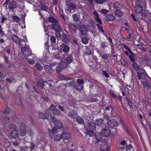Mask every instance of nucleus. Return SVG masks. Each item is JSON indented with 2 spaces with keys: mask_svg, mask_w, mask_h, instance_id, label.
<instances>
[{
  "mask_svg": "<svg viewBox=\"0 0 151 151\" xmlns=\"http://www.w3.org/2000/svg\"><path fill=\"white\" fill-rule=\"evenodd\" d=\"M77 83L74 85V87L78 91H81L83 88V81L82 80L78 79L76 81Z\"/></svg>",
  "mask_w": 151,
  "mask_h": 151,
  "instance_id": "nucleus-6",
  "label": "nucleus"
},
{
  "mask_svg": "<svg viewBox=\"0 0 151 151\" xmlns=\"http://www.w3.org/2000/svg\"><path fill=\"white\" fill-rule=\"evenodd\" d=\"M35 145L33 144L32 143H31L30 146H29V148L32 151L35 148Z\"/></svg>",
  "mask_w": 151,
  "mask_h": 151,
  "instance_id": "nucleus-63",
  "label": "nucleus"
},
{
  "mask_svg": "<svg viewBox=\"0 0 151 151\" xmlns=\"http://www.w3.org/2000/svg\"><path fill=\"white\" fill-rule=\"evenodd\" d=\"M66 6H68V9H67L70 10V11L73 10L76 8V7L75 4L73 3H66Z\"/></svg>",
  "mask_w": 151,
  "mask_h": 151,
  "instance_id": "nucleus-24",
  "label": "nucleus"
},
{
  "mask_svg": "<svg viewBox=\"0 0 151 151\" xmlns=\"http://www.w3.org/2000/svg\"><path fill=\"white\" fill-rule=\"evenodd\" d=\"M50 40L52 44H55L56 42V39L55 37L54 36H51L50 37Z\"/></svg>",
  "mask_w": 151,
  "mask_h": 151,
  "instance_id": "nucleus-48",
  "label": "nucleus"
},
{
  "mask_svg": "<svg viewBox=\"0 0 151 151\" xmlns=\"http://www.w3.org/2000/svg\"><path fill=\"white\" fill-rule=\"evenodd\" d=\"M87 129V132H86V134H88L90 136L92 135L93 132V130H91L90 129Z\"/></svg>",
  "mask_w": 151,
  "mask_h": 151,
  "instance_id": "nucleus-57",
  "label": "nucleus"
},
{
  "mask_svg": "<svg viewBox=\"0 0 151 151\" xmlns=\"http://www.w3.org/2000/svg\"><path fill=\"white\" fill-rule=\"evenodd\" d=\"M137 76L139 80H145L147 76L145 70L143 69H140L137 72Z\"/></svg>",
  "mask_w": 151,
  "mask_h": 151,
  "instance_id": "nucleus-5",
  "label": "nucleus"
},
{
  "mask_svg": "<svg viewBox=\"0 0 151 151\" xmlns=\"http://www.w3.org/2000/svg\"><path fill=\"white\" fill-rule=\"evenodd\" d=\"M81 33L84 35H86L87 34V31L84 25L81 26L80 27L79 29Z\"/></svg>",
  "mask_w": 151,
  "mask_h": 151,
  "instance_id": "nucleus-26",
  "label": "nucleus"
},
{
  "mask_svg": "<svg viewBox=\"0 0 151 151\" xmlns=\"http://www.w3.org/2000/svg\"><path fill=\"white\" fill-rule=\"evenodd\" d=\"M18 131L15 129H14L11 132V136L14 139H16L18 136Z\"/></svg>",
  "mask_w": 151,
  "mask_h": 151,
  "instance_id": "nucleus-21",
  "label": "nucleus"
},
{
  "mask_svg": "<svg viewBox=\"0 0 151 151\" xmlns=\"http://www.w3.org/2000/svg\"><path fill=\"white\" fill-rule=\"evenodd\" d=\"M108 126L110 128H112L118 125V124L116 121L113 119L109 120L107 123Z\"/></svg>",
  "mask_w": 151,
  "mask_h": 151,
  "instance_id": "nucleus-10",
  "label": "nucleus"
},
{
  "mask_svg": "<svg viewBox=\"0 0 151 151\" xmlns=\"http://www.w3.org/2000/svg\"><path fill=\"white\" fill-rule=\"evenodd\" d=\"M134 55H128V57L131 61L133 62H134L135 61V59L134 58Z\"/></svg>",
  "mask_w": 151,
  "mask_h": 151,
  "instance_id": "nucleus-54",
  "label": "nucleus"
},
{
  "mask_svg": "<svg viewBox=\"0 0 151 151\" xmlns=\"http://www.w3.org/2000/svg\"><path fill=\"white\" fill-rule=\"evenodd\" d=\"M45 69L47 73H51L53 71L51 66L50 65H46L45 67Z\"/></svg>",
  "mask_w": 151,
  "mask_h": 151,
  "instance_id": "nucleus-30",
  "label": "nucleus"
},
{
  "mask_svg": "<svg viewBox=\"0 0 151 151\" xmlns=\"http://www.w3.org/2000/svg\"><path fill=\"white\" fill-rule=\"evenodd\" d=\"M40 0V5H38L39 6L40 9L42 10L47 11V9L46 7V4L45 3H42V0Z\"/></svg>",
  "mask_w": 151,
  "mask_h": 151,
  "instance_id": "nucleus-22",
  "label": "nucleus"
},
{
  "mask_svg": "<svg viewBox=\"0 0 151 151\" xmlns=\"http://www.w3.org/2000/svg\"><path fill=\"white\" fill-rule=\"evenodd\" d=\"M60 64L61 65V67L63 68H65L68 66V63L65 62H61Z\"/></svg>",
  "mask_w": 151,
  "mask_h": 151,
  "instance_id": "nucleus-42",
  "label": "nucleus"
},
{
  "mask_svg": "<svg viewBox=\"0 0 151 151\" xmlns=\"http://www.w3.org/2000/svg\"><path fill=\"white\" fill-rule=\"evenodd\" d=\"M17 3L15 1L12 0L8 4V8L10 12H13L14 10L17 7Z\"/></svg>",
  "mask_w": 151,
  "mask_h": 151,
  "instance_id": "nucleus-8",
  "label": "nucleus"
},
{
  "mask_svg": "<svg viewBox=\"0 0 151 151\" xmlns=\"http://www.w3.org/2000/svg\"><path fill=\"white\" fill-rule=\"evenodd\" d=\"M70 28L74 32H76L77 27L74 24L70 23L69 24Z\"/></svg>",
  "mask_w": 151,
  "mask_h": 151,
  "instance_id": "nucleus-33",
  "label": "nucleus"
},
{
  "mask_svg": "<svg viewBox=\"0 0 151 151\" xmlns=\"http://www.w3.org/2000/svg\"><path fill=\"white\" fill-rule=\"evenodd\" d=\"M62 138V135L58 134L54 136V140L55 141H58L60 140Z\"/></svg>",
  "mask_w": 151,
  "mask_h": 151,
  "instance_id": "nucleus-35",
  "label": "nucleus"
},
{
  "mask_svg": "<svg viewBox=\"0 0 151 151\" xmlns=\"http://www.w3.org/2000/svg\"><path fill=\"white\" fill-rule=\"evenodd\" d=\"M26 87L29 90V91H35L36 92H37L38 91L37 90L36 88L34 87V86H32L31 88H32V89L31 88V87L30 86H29L28 85H27V84H26Z\"/></svg>",
  "mask_w": 151,
  "mask_h": 151,
  "instance_id": "nucleus-41",
  "label": "nucleus"
},
{
  "mask_svg": "<svg viewBox=\"0 0 151 151\" xmlns=\"http://www.w3.org/2000/svg\"><path fill=\"white\" fill-rule=\"evenodd\" d=\"M111 131L109 127L107 126H105L102 129V134L104 137H107L109 136L111 138H114V135L113 134H110Z\"/></svg>",
  "mask_w": 151,
  "mask_h": 151,
  "instance_id": "nucleus-4",
  "label": "nucleus"
},
{
  "mask_svg": "<svg viewBox=\"0 0 151 151\" xmlns=\"http://www.w3.org/2000/svg\"><path fill=\"white\" fill-rule=\"evenodd\" d=\"M66 62L68 64L72 63L73 61V58L72 56L69 55L66 58Z\"/></svg>",
  "mask_w": 151,
  "mask_h": 151,
  "instance_id": "nucleus-36",
  "label": "nucleus"
},
{
  "mask_svg": "<svg viewBox=\"0 0 151 151\" xmlns=\"http://www.w3.org/2000/svg\"><path fill=\"white\" fill-rule=\"evenodd\" d=\"M112 111V109L110 106H107L104 109V112L105 114H110Z\"/></svg>",
  "mask_w": 151,
  "mask_h": 151,
  "instance_id": "nucleus-28",
  "label": "nucleus"
},
{
  "mask_svg": "<svg viewBox=\"0 0 151 151\" xmlns=\"http://www.w3.org/2000/svg\"><path fill=\"white\" fill-rule=\"evenodd\" d=\"M73 20L76 22H78L80 21V17L77 14H74L72 16Z\"/></svg>",
  "mask_w": 151,
  "mask_h": 151,
  "instance_id": "nucleus-37",
  "label": "nucleus"
},
{
  "mask_svg": "<svg viewBox=\"0 0 151 151\" xmlns=\"http://www.w3.org/2000/svg\"><path fill=\"white\" fill-rule=\"evenodd\" d=\"M126 146H127V147H126V148L127 150L129 151L130 150H131L132 148V147L130 145H129L128 146L127 145Z\"/></svg>",
  "mask_w": 151,
  "mask_h": 151,
  "instance_id": "nucleus-64",
  "label": "nucleus"
},
{
  "mask_svg": "<svg viewBox=\"0 0 151 151\" xmlns=\"http://www.w3.org/2000/svg\"><path fill=\"white\" fill-rule=\"evenodd\" d=\"M120 63L122 65L124 66L127 67L128 66V63L123 60H121L120 62Z\"/></svg>",
  "mask_w": 151,
  "mask_h": 151,
  "instance_id": "nucleus-53",
  "label": "nucleus"
},
{
  "mask_svg": "<svg viewBox=\"0 0 151 151\" xmlns=\"http://www.w3.org/2000/svg\"><path fill=\"white\" fill-rule=\"evenodd\" d=\"M135 10L137 13H140L142 12L143 11V9L141 5L140 4H137L135 6Z\"/></svg>",
  "mask_w": 151,
  "mask_h": 151,
  "instance_id": "nucleus-18",
  "label": "nucleus"
},
{
  "mask_svg": "<svg viewBox=\"0 0 151 151\" xmlns=\"http://www.w3.org/2000/svg\"><path fill=\"white\" fill-rule=\"evenodd\" d=\"M142 88L144 91L150 92L151 94V83L150 82L144 81L142 82Z\"/></svg>",
  "mask_w": 151,
  "mask_h": 151,
  "instance_id": "nucleus-3",
  "label": "nucleus"
},
{
  "mask_svg": "<svg viewBox=\"0 0 151 151\" xmlns=\"http://www.w3.org/2000/svg\"><path fill=\"white\" fill-rule=\"evenodd\" d=\"M5 35L4 32L3 30L2 27L0 24V36L1 37H4Z\"/></svg>",
  "mask_w": 151,
  "mask_h": 151,
  "instance_id": "nucleus-43",
  "label": "nucleus"
},
{
  "mask_svg": "<svg viewBox=\"0 0 151 151\" xmlns=\"http://www.w3.org/2000/svg\"><path fill=\"white\" fill-rule=\"evenodd\" d=\"M61 39L63 42L66 43L69 42L70 40V37L65 33L62 35Z\"/></svg>",
  "mask_w": 151,
  "mask_h": 151,
  "instance_id": "nucleus-15",
  "label": "nucleus"
},
{
  "mask_svg": "<svg viewBox=\"0 0 151 151\" xmlns=\"http://www.w3.org/2000/svg\"><path fill=\"white\" fill-rule=\"evenodd\" d=\"M82 42L83 44H87L88 42V38L86 37H83L82 38Z\"/></svg>",
  "mask_w": 151,
  "mask_h": 151,
  "instance_id": "nucleus-38",
  "label": "nucleus"
},
{
  "mask_svg": "<svg viewBox=\"0 0 151 151\" xmlns=\"http://www.w3.org/2000/svg\"><path fill=\"white\" fill-rule=\"evenodd\" d=\"M38 116L40 118L42 119H47L48 118V114L47 113H41Z\"/></svg>",
  "mask_w": 151,
  "mask_h": 151,
  "instance_id": "nucleus-25",
  "label": "nucleus"
},
{
  "mask_svg": "<svg viewBox=\"0 0 151 151\" xmlns=\"http://www.w3.org/2000/svg\"><path fill=\"white\" fill-rule=\"evenodd\" d=\"M93 13L94 15L93 16L95 20L97 22H99L100 24H102V23L100 19L99 18V15L97 12L96 11H93Z\"/></svg>",
  "mask_w": 151,
  "mask_h": 151,
  "instance_id": "nucleus-16",
  "label": "nucleus"
},
{
  "mask_svg": "<svg viewBox=\"0 0 151 151\" xmlns=\"http://www.w3.org/2000/svg\"><path fill=\"white\" fill-rule=\"evenodd\" d=\"M55 35L57 37L60 38L61 37V35L60 34V31L61 30H55Z\"/></svg>",
  "mask_w": 151,
  "mask_h": 151,
  "instance_id": "nucleus-50",
  "label": "nucleus"
},
{
  "mask_svg": "<svg viewBox=\"0 0 151 151\" xmlns=\"http://www.w3.org/2000/svg\"><path fill=\"white\" fill-rule=\"evenodd\" d=\"M61 67L58 66L56 67V71L58 73H60L61 71Z\"/></svg>",
  "mask_w": 151,
  "mask_h": 151,
  "instance_id": "nucleus-60",
  "label": "nucleus"
},
{
  "mask_svg": "<svg viewBox=\"0 0 151 151\" xmlns=\"http://www.w3.org/2000/svg\"><path fill=\"white\" fill-rule=\"evenodd\" d=\"M115 19V17L111 14H107L105 17V19L107 22H114Z\"/></svg>",
  "mask_w": 151,
  "mask_h": 151,
  "instance_id": "nucleus-11",
  "label": "nucleus"
},
{
  "mask_svg": "<svg viewBox=\"0 0 151 151\" xmlns=\"http://www.w3.org/2000/svg\"><path fill=\"white\" fill-rule=\"evenodd\" d=\"M63 80H71L72 79V78L71 77H65L64 76H62V77L61 78Z\"/></svg>",
  "mask_w": 151,
  "mask_h": 151,
  "instance_id": "nucleus-58",
  "label": "nucleus"
},
{
  "mask_svg": "<svg viewBox=\"0 0 151 151\" xmlns=\"http://www.w3.org/2000/svg\"><path fill=\"white\" fill-rule=\"evenodd\" d=\"M101 58L107 60L109 58L108 55L107 54H105L104 55H102Z\"/></svg>",
  "mask_w": 151,
  "mask_h": 151,
  "instance_id": "nucleus-61",
  "label": "nucleus"
},
{
  "mask_svg": "<svg viewBox=\"0 0 151 151\" xmlns=\"http://www.w3.org/2000/svg\"><path fill=\"white\" fill-rule=\"evenodd\" d=\"M110 96L113 98H115L116 97V96L114 94V92L111 90L110 91Z\"/></svg>",
  "mask_w": 151,
  "mask_h": 151,
  "instance_id": "nucleus-59",
  "label": "nucleus"
},
{
  "mask_svg": "<svg viewBox=\"0 0 151 151\" xmlns=\"http://www.w3.org/2000/svg\"><path fill=\"white\" fill-rule=\"evenodd\" d=\"M133 66L135 70H139V66L135 62H133Z\"/></svg>",
  "mask_w": 151,
  "mask_h": 151,
  "instance_id": "nucleus-46",
  "label": "nucleus"
},
{
  "mask_svg": "<svg viewBox=\"0 0 151 151\" xmlns=\"http://www.w3.org/2000/svg\"><path fill=\"white\" fill-rule=\"evenodd\" d=\"M62 137L63 139H68L70 137V135L68 132H65L62 134Z\"/></svg>",
  "mask_w": 151,
  "mask_h": 151,
  "instance_id": "nucleus-23",
  "label": "nucleus"
},
{
  "mask_svg": "<svg viewBox=\"0 0 151 151\" xmlns=\"http://www.w3.org/2000/svg\"><path fill=\"white\" fill-rule=\"evenodd\" d=\"M53 57L57 59L62 60L64 58L65 56L64 55L63 56H61L59 52H55L53 55Z\"/></svg>",
  "mask_w": 151,
  "mask_h": 151,
  "instance_id": "nucleus-19",
  "label": "nucleus"
},
{
  "mask_svg": "<svg viewBox=\"0 0 151 151\" xmlns=\"http://www.w3.org/2000/svg\"><path fill=\"white\" fill-rule=\"evenodd\" d=\"M27 62L30 65H33L35 62L33 59H28Z\"/></svg>",
  "mask_w": 151,
  "mask_h": 151,
  "instance_id": "nucleus-52",
  "label": "nucleus"
},
{
  "mask_svg": "<svg viewBox=\"0 0 151 151\" xmlns=\"http://www.w3.org/2000/svg\"><path fill=\"white\" fill-rule=\"evenodd\" d=\"M96 125L95 123L91 122H88L87 125L86 127V129H90L91 130H94L96 128Z\"/></svg>",
  "mask_w": 151,
  "mask_h": 151,
  "instance_id": "nucleus-12",
  "label": "nucleus"
},
{
  "mask_svg": "<svg viewBox=\"0 0 151 151\" xmlns=\"http://www.w3.org/2000/svg\"><path fill=\"white\" fill-rule=\"evenodd\" d=\"M60 49L61 52L62 53L63 52L64 53V55L66 56L69 50V47L68 45H65L64 44H62L60 45Z\"/></svg>",
  "mask_w": 151,
  "mask_h": 151,
  "instance_id": "nucleus-7",
  "label": "nucleus"
},
{
  "mask_svg": "<svg viewBox=\"0 0 151 151\" xmlns=\"http://www.w3.org/2000/svg\"><path fill=\"white\" fill-rule=\"evenodd\" d=\"M68 114L69 116L73 119L77 118V113L75 111L73 110L69 111Z\"/></svg>",
  "mask_w": 151,
  "mask_h": 151,
  "instance_id": "nucleus-17",
  "label": "nucleus"
},
{
  "mask_svg": "<svg viewBox=\"0 0 151 151\" xmlns=\"http://www.w3.org/2000/svg\"><path fill=\"white\" fill-rule=\"evenodd\" d=\"M11 39L13 41L17 44L19 43L20 42V39L19 37L16 35L12 34L11 35Z\"/></svg>",
  "mask_w": 151,
  "mask_h": 151,
  "instance_id": "nucleus-20",
  "label": "nucleus"
},
{
  "mask_svg": "<svg viewBox=\"0 0 151 151\" xmlns=\"http://www.w3.org/2000/svg\"><path fill=\"white\" fill-rule=\"evenodd\" d=\"M94 122L96 125L100 126L103 123L104 120L103 119L98 118L96 119Z\"/></svg>",
  "mask_w": 151,
  "mask_h": 151,
  "instance_id": "nucleus-29",
  "label": "nucleus"
},
{
  "mask_svg": "<svg viewBox=\"0 0 151 151\" xmlns=\"http://www.w3.org/2000/svg\"><path fill=\"white\" fill-rule=\"evenodd\" d=\"M48 21L49 22H51L53 23L56 22L58 21L57 19L52 16L50 17L48 19Z\"/></svg>",
  "mask_w": 151,
  "mask_h": 151,
  "instance_id": "nucleus-39",
  "label": "nucleus"
},
{
  "mask_svg": "<svg viewBox=\"0 0 151 151\" xmlns=\"http://www.w3.org/2000/svg\"><path fill=\"white\" fill-rule=\"evenodd\" d=\"M8 127L9 129H13V130L15 129L16 128V126L14 124H9Z\"/></svg>",
  "mask_w": 151,
  "mask_h": 151,
  "instance_id": "nucleus-47",
  "label": "nucleus"
},
{
  "mask_svg": "<svg viewBox=\"0 0 151 151\" xmlns=\"http://www.w3.org/2000/svg\"><path fill=\"white\" fill-rule=\"evenodd\" d=\"M102 134H101L99 133L96 134L95 136V138L98 142L100 141L102 139Z\"/></svg>",
  "mask_w": 151,
  "mask_h": 151,
  "instance_id": "nucleus-31",
  "label": "nucleus"
},
{
  "mask_svg": "<svg viewBox=\"0 0 151 151\" xmlns=\"http://www.w3.org/2000/svg\"><path fill=\"white\" fill-rule=\"evenodd\" d=\"M102 74L106 78H107L109 77V75L108 73H107L106 71L105 70H103L102 72Z\"/></svg>",
  "mask_w": 151,
  "mask_h": 151,
  "instance_id": "nucleus-55",
  "label": "nucleus"
},
{
  "mask_svg": "<svg viewBox=\"0 0 151 151\" xmlns=\"http://www.w3.org/2000/svg\"><path fill=\"white\" fill-rule=\"evenodd\" d=\"M96 25L97 26V27H98L99 29V31H101V32H102L104 33V31L103 30L102 26H101L99 25L98 24H96Z\"/></svg>",
  "mask_w": 151,
  "mask_h": 151,
  "instance_id": "nucleus-56",
  "label": "nucleus"
},
{
  "mask_svg": "<svg viewBox=\"0 0 151 151\" xmlns=\"http://www.w3.org/2000/svg\"><path fill=\"white\" fill-rule=\"evenodd\" d=\"M54 127L56 129H60L62 131H65L67 129V128L62 125V124L58 120H55L54 118H52Z\"/></svg>",
  "mask_w": 151,
  "mask_h": 151,
  "instance_id": "nucleus-2",
  "label": "nucleus"
},
{
  "mask_svg": "<svg viewBox=\"0 0 151 151\" xmlns=\"http://www.w3.org/2000/svg\"><path fill=\"white\" fill-rule=\"evenodd\" d=\"M115 15L118 17H122L123 15V13L120 10V9L116 10L115 11Z\"/></svg>",
  "mask_w": 151,
  "mask_h": 151,
  "instance_id": "nucleus-32",
  "label": "nucleus"
},
{
  "mask_svg": "<svg viewBox=\"0 0 151 151\" xmlns=\"http://www.w3.org/2000/svg\"><path fill=\"white\" fill-rule=\"evenodd\" d=\"M122 125L124 128L125 130L127 132V134L130 136L131 137L132 136V134L131 133V132L129 131V130L128 129V127L126 125L124 124L123 123H122Z\"/></svg>",
  "mask_w": 151,
  "mask_h": 151,
  "instance_id": "nucleus-34",
  "label": "nucleus"
},
{
  "mask_svg": "<svg viewBox=\"0 0 151 151\" xmlns=\"http://www.w3.org/2000/svg\"><path fill=\"white\" fill-rule=\"evenodd\" d=\"M108 115H107V114H105L104 116V118L108 121L109 120H110V117Z\"/></svg>",
  "mask_w": 151,
  "mask_h": 151,
  "instance_id": "nucleus-62",
  "label": "nucleus"
},
{
  "mask_svg": "<svg viewBox=\"0 0 151 151\" xmlns=\"http://www.w3.org/2000/svg\"><path fill=\"white\" fill-rule=\"evenodd\" d=\"M108 12V10L104 9H102L100 11V12L104 15H106Z\"/></svg>",
  "mask_w": 151,
  "mask_h": 151,
  "instance_id": "nucleus-51",
  "label": "nucleus"
},
{
  "mask_svg": "<svg viewBox=\"0 0 151 151\" xmlns=\"http://www.w3.org/2000/svg\"><path fill=\"white\" fill-rule=\"evenodd\" d=\"M9 109L8 107L7 106L5 110L3 112V113L5 115V116L2 117L4 120H5L7 119V120H9L10 119V117H8L7 116V115H9Z\"/></svg>",
  "mask_w": 151,
  "mask_h": 151,
  "instance_id": "nucleus-14",
  "label": "nucleus"
},
{
  "mask_svg": "<svg viewBox=\"0 0 151 151\" xmlns=\"http://www.w3.org/2000/svg\"><path fill=\"white\" fill-rule=\"evenodd\" d=\"M19 130L20 132V134L21 136L23 137L26 134V127L24 124L22 123L20 124Z\"/></svg>",
  "mask_w": 151,
  "mask_h": 151,
  "instance_id": "nucleus-9",
  "label": "nucleus"
},
{
  "mask_svg": "<svg viewBox=\"0 0 151 151\" xmlns=\"http://www.w3.org/2000/svg\"><path fill=\"white\" fill-rule=\"evenodd\" d=\"M113 6L116 9H121L122 8V6L118 2L113 3Z\"/></svg>",
  "mask_w": 151,
  "mask_h": 151,
  "instance_id": "nucleus-27",
  "label": "nucleus"
},
{
  "mask_svg": "<svg viewBox=\"0 0 151 151\" xmlns=\"http://www.w3.org/2000/svg\"><path fill=\"white\" fill-rule=\"evenodd\" d=\"M27 41L26 37H24L23 39H20V42L18 44L22 47L21 49L22 53L26 55L30 56L32 54V51L29 48V46L26 44Z\"/></svg>",
  "mask_w": 151,
  "mask_h": 151,
  "instance_id": "nucleus-1",
  "label": "nucleus"
},
{
  "mask_svg": "<svg viewBox=\"0 0 151 151\" xmlns=\"http://www.w3.org/2000/svg\"><path fill=\"white\" fill-rule=\"evenodd\" d=\"M12 19L13 21L17 23H18L19 20V17L17 15H14L12 16Z\"/></svg>",
  "mask_w": 151,
  "mask_h": 151,
  "instance_id": "nucleus-40",
  "label": "nucleus"
},
{
  "mask_svg": "<svg viewBox=\"0 0 151 151\" xmlns=\"http://www.w3.org/2000/svg\"><path fill=\"white\" fill-rule=\"evenodd\" d=\"M54 114L55 115H59L60 114V111L58 109H55L53 111Z\"/></svg>",
  "mask_w": 151,
  "mask_h": 151,
  "instance_id": "nucleus-49",
  "label": "nucleus"
},
{
  "mask_svg": "<svg viewBox=\"0 0 151 151\" xmlns=\"http://www.w3.org/2000/svg\"><path fill=\"white\" fill-rule=\"evenodd\" d=\"M76 121L77 122L80 124H83L84 122V120L81 117H78L77 118Z\"/></svg>",
  "mask_w": 151,
  "mask_h": 151,
  "instance_id": "nucleus-45",
  "label": "nucleus"
},
{
  "mask_svg": "<svg viewBox=\"0 0 151 151\" xmlns=\"http://www.w3.org/2000/svg\"><path fill=\"white\" fill-rule=\"evenodd\" d=\"M96 4H103L106 1V0H94Z\"/></svg>",
  "mask_w": 151,
  "mask_h": 151,
  "instance_id": "nucleus-44",
  "label": "nucleus"
},
{
  "mask_svg": "<svg viewBox=\"0 0 151 151\" xmlns=\"http://www.w3.org/2000/svg\"><path fill=\"white\" fill-rule=\"evenodd\" d=\"M52 29L55 30H61V27L59 22L58 21L52 24Z\"/></svg>",
  "mask_w": 151,
  "mask_h": 151,
  "instance_id": "nucleus-13",
  "label": "nucleus"
}]
</instances>
